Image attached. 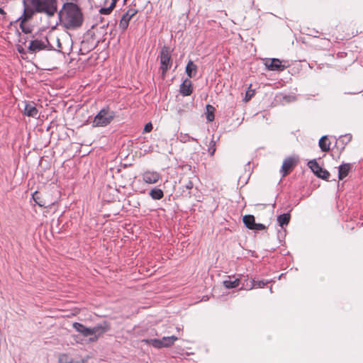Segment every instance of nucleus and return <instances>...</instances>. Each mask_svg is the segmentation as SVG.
I'll list each match as a JSON object with an SVG mask.
<instances>
[{
  "label": "nucleus",
  "instance_id": "obj_1",
  "mask_svg": "<svg viewBox=\"0 0 363 363\" xmlns=\"http://www.w3.org/2000/svg\"><path fill=\"white\" fill-rule=\"evenodd\" d=\"M61 24L67 29L79 28L83 23V14L80 8L74 3L66 2L58 12Z\"/></svg>",
  "mask_w": 363,
  "mask_h": 363
},
{
  "label": "nucleus",
  "instance_id": "obj_2",
  "mask_svg": "<svg viewBox=\"0 0 363 363\" xmlns=\"http://www.w3.org/2000/svg\"><path fill=\"white\" fill-rule=\"evenodd\" d=\"M30 4L36 13H45L48 17L53 16L57 11V0H30Z\"/></svg>",
  "mask_w": 363,
  "mask_h": 363
},
{
  "label": "nucleus",
  "instance_id": "obj_3",
  "mask_svg": "<svg viewBox=\"0 0 363 363\" xmlns=\"http://www.w3.org/2000/svg\"><path fill=\"white\" fill-rule=\"evenodd\" d=\"M115 112L108 107L100 110L92 121L93 127H104L111 123L115 118Z\"/></svg>",
  "mask_w": 363,
  "mask_h": 363
},
{
  "label": "nucleus",
  "instance_id": "obj_4",
  "mask_svg": "<svg viewBox=\"0 0 363 363\" xmlns=\"http://www.w3.org/2000/svg\"><path fill=\"white\" fill-rule=\"evenodd\" d=\"M178 337L174 335L163 337L162 339H144L142 342L151 345L157 349L169 347L174 345Z\"/></svg>",
  "mask_w": 363,
  "mask_h": 363
},
{
  "label": "nucleus",
  "instance_id": "obj_5",
  "mask_svg": "<svg viewBox=\"0 0 363 363\" xmlns=\"http://www.w3.org/2000/svg\"><path fill=\"white\" fill-rule=\"evenodd\" d=\"M160 69L163 76L165 75L167 70L171 67L172 58L169 47L163 46L160 51Z\"/></svg>",
  "mask_w": 363,
  "mask_h": 363
},
{
  "label": "nucleus",
  "instance_id": "obj_6",
  "mask_svg": "<svg viewBox=\"0 0 363 363\" xmlns=\"http://www.w3.org/2000/svg\"><path fill=\"white\" fill-rule=\"evenodd\" d=\"M308 166L312 170V172L319 178L323 179H328L330 177V173L325 169H323L315 160H313L308 162Z\"/></svg>",
  "mask_w": 363,
  "mask_h": 363
},
{
  "label": "nucleus",
  "instance_id": "obj_7",
  "mask_svg": "<svg viewBox=\"0 0 363 363\" xmlns=\"http://www.w3.org/2000/svg\"><path fill=\"white\" fill-rule=\"evenodd\" d=\"M110 325L104 321L103 323L98 324L91 328V335H94L90 338V341H96L99 337L110 330Z\"/></svg>",
  "mask_w": 363,
  "mask_h": 363
},
{
  "label": "nucleus",
  "instance_id": "obj_8",
  "mask_svg": "<svg viewBox=\"0 0 363 363\" xmlns=\"http://www.w3.org/2000/svg\"><path fill=\"white\" fill-rule=\"evenodd\" d=\"M298 160L293 157H287L284 160L280 169V173L281 174L282 177H286L293 170Z\"/></svg>",
  "mask_w": 363,
  "mask_h": 363
},
{
  "label": "nucleus",
  "instance_id": "obj_9",
  "mask_svg": "<svg viewBox=\"0 0 363 363\" xmlns=\"http://www.w3.org/2000/svg\"><path fill=\"white\" fill-rule=\"evenodd\" d=\"M264 64L267 69L270 71L281 72L284 70L286 67L284 65H282L281 60L277 58L265 59Z\"/></svg>",
  "mask_w": 363,
  "mask_h": 363
},
{
  "label": "nucleus",
  "instance_id": "obj_10",
  "mask_svg": "<svg viewBox=\"0 0 363 363\" xmlns=\"http://www.w3.org/2000/svg\"><path fill=\"white\" fill-rule=\"evenodd\" d=\"M23 13L20 17L17 18V20L15 22H20V23H26L29 20H30L34 13H36L35 11V9L28 7L27 2L26 0H23Z\"/></svg>",
  "mask_w": 363,
  "mask_h": 363
},
{
  "label": "nucleus",
  "instance_id": "obj_11",
  "mask_svg": "<svg viewBox=\"0 0 363 363\" xmlns=\"http://www.w3.org/2000/svg\"><path fill=\"white\" fill-rule=\"evenodd\" d=\"M138 13L135 9H129L121 17L119 23V28L125 31L128 27L130 19Z\"/></svg>",
  "mask_w": 363,
  "mask_h": 363
},
{
  "label": "nucleus",
  "instance_id": "obj_12",
  "mask_svg": "<svg viewBox=\"0 0 363 363\" xmlns=\"http://www.w3.org/2000/svg\"><path fill=\"white\" fill-rule=\"evenodd\" d=\"M48 43V40L47 39L45 41L38 39L31 40L28 47V52L30 53H35L40 50H45L47 48Z\"/></svg>",
  "mask_w": 363,
  "mask_h": 363
},
{
  "label": "nucleus",
  "instance_id": "obj_13",
  "mask_svg": "<svg viewBox=\"0 0 363 363\" xmlns=\"http://www.w3.org/2000/svg\"><path fill=\"white\" fill-rule=\"evenodd\" d=\"M160 179V175L157 172L147 171L143 174V181L150 184H156Z\"/></svg>",
  "mask_w": 363,
  "mask_h": 363
},
{
  "label": "nucleus",
  "instance_id": "obj_14",
  "mask_svg": "<svg viewBox=\"0 0 363 363\" xmlns=\"http://www.w3.org/2000/svg\"><path fill=\"white\" fill-rule=\"evenodd\" d=\"M23 113L27 116L36 118L38 115V110L35 104L33 101L26 102Z\"/></svg>",
  "mask_w": 363,
  "mask_h": 363
},
{
  "label": "nucleus",
  "instance_id": "obj_15",
  "mask_svg": "<svg viewBox=\"0 0 363 363\" xmlns=\"http://www.w3.org/2000/svg\"><path fill=\"white\" fill-rule=\"evenodd\" d=\"M180 183L182 184V194L184 196H190L191 192L190 190L194 186V183L192 180L189 178L188 179H186L185 178H182L180 181Z\"/></svg>",
  "mask_w": 363,
  "mask_h": 363
},
{
  "label": "nucleus",
  "instance_id": "obj_16",
  "mask_svg": "<svg viewBox=\"0 0 363 363\" xmlns=\"http://www.w3.org/2000/svg\"><path fill=\"white\" fill-rule=\"evenodd\" d=\"M191 85V82L189 79H185L179 87L181 94L184 96H190L193 91Z\"/></svg>",
  "mask_w": 363,
  "mask_h": 363
},
{
  "label": "nucleus",
  "instance_id": "obj_17",
  "mask_svg": "<svg viewBox=\"0 0 363 363\" xmlns=\"http://www.w3.org/2000/svg\"><path fill=\"white\" fill-rule=\"evenodd\" d=\"M73 328L84 337L91 336V328H87L79 323H74Z\"/></svg>",
  "mask_w": 363,
  "mask_h": 363
},
{
  "label": "nucleus",
  "instance_id": "obj_18",
  "mask_svg": "<svg viewBox=\"0 0 363 363\" xmlns=\"http://www.w3.org/2000/svg\"><path fill=\"white\" fill-rule=\"evenodd\" d=\"M338 169V178L340 180H342L348 175L351 165L349 163L342 164Z\"/></svg>",
  "mask_w": 363,
  "mask_h": 363
},
{
  "label": "nucleus",
  "instance_id": "obj_19",
  "mask_svg": "<svg viewBox=\"0 0 363 363\" xmlns=\"http://www.w3.org/2000/svg\"><path fill=\"white\" fill-rule=\"evenodd\" d=\"M197 72V66L189 60L186 66V73L189 78L195 77Z\"/></svg>",
  "mask_w": 363,
  "mask_h": 363
},
{
  "label": "nucleus",
  "instance_id": "obj_20",
  "mask_svg": "<svg viewBox=\"0 0 363 363\" xmlns=\"http://www.w3.org/2000/svg\"><path fill=\"white\" fill-rule=\"evenodd\" d=\"M240 289L250 290L255 286V280L249 279L248 278H245L244 277L243 279H240Z\"/></svg>",
  "mask_w": 363,
  "mask_h": 363
},
{
  "label": "nucleus",
  "instance_id": "obj_21",
  "mask_svg": "<svg viewBox=\"0 0 363 363\" xmlns=\"http://www.w3.org/2000/svg\"><path fill=\"white\" fill-rule=\"evenodd\" d=\"M223 286L227 289H234L238 287L240 284V279L228 277V279L223 281Z\"/></svg>",
  "mask_w": 363,
  "mask_h": 363
},
{
  "label": "nucleus",
  "instance_id": "obj_22",
  "mask_svg": "<svg viewBox=\"0 0 363 363\" xmlns=\"http://www.w3.org/2000/svg\"><path fill=\"white\" fill-rule=\"evenodd\" d=\"M318 144L320 148L323 152H328L330 149V142L329 141L328 136L326 135L320 138Z\"/></svg>",
  "mask_w": 363,
  "mask_h": 363
},
{
  "label": "nucleus",
  "instance_id": "obj_23",
  "mask_svg": "<svg viewBox=\"0 0 363 363\" xmlns=\"http://www.w3.org/2000/svg\"><path fill=\"white\" fill-rule=\"evenodd\" d=\"M242 220H243V223L247 228L252 230L253 227L255 226V218L254 216L245 215L243 216Z\"/></svg>",
  "mask_w": 363,
  "mask_h": 363
},
{
  "label": "nucleus",
  "instance_id": "obj_24",
  "mask_svg": "<svg viewBox=\"0 0 363 363\" xmlns=\"http://www.w3.org/2000/svg\"><path fill=\"white\" fill-rule=\"evenodd\" d=\"M291 216L289 213H283L277 217V221L281 227L286 225L290 221Z\"/></svg>",
  "mask_w": 363,
  "mask_h": 363
},
{
  "label": "nucleus",
  "instance_id": "obj_25",
  "mask_svg": "<svg viewBox=\"0 0 363 363\" xmlns=\"http://www.w3.org/2000/svg\"><path fill=\"white\" fill-rule=\"evenodd\" d=\"M149 194L151 196V198L154 200H160V199H162L164 196L163 191H162V189H158V188L152 189L150 191Z\"/></svg>",
  "mask_w": 363,
  "mask_h": 363
},
{
  "label": "nucleus",
  "instance_id": "obj_26",
  "mask_svg": "<svg viewBox=\"0 0 363 363\" xmlns=\"http://www.w3.org/2000/svg\"><path fill=\"white\" fill-rule=\"evenodd\" d=\"M33 199L40 207H45L47 206L46 202L41 198L40 193L37 191L33 193Z\"/></svg>",
  "mask_w": 363,
  "mask_h": 363
},
{
  "label": "nucleus",
  "instance_id": "obj_27",
  "mask_svg": "<svg viewBox=\"0 0 363 363\" xmlns=\"http://www.w3.org/2000/svg\"><path fill=\"white\" fill-rule=\"evenodd\" d=\"M177 139L180 142L184 143L189 142V141H197V139L189 136L187 133H180L178 135Z\"/></svg>",
  "mask_w": 363,
  "mask_h": 363
},
{
  "label": "nucleus",
  "instance_id": "obj_28",
  "mask_svg": "<svg viewBox=\"0 0 363 363\" xmlns=\"http://www.w3.org/2000/svg\"><path fill=\"white\" fill-rule=\"evenodd\" d=\"M206 111H207V113H206V119L211 122L214 120V111H215V108L211 106V105H206Z\"/></svg>",
  "mask_w": 363,
  "mask_h": 363
},
{
  "label": "nucleus",
  "instance_id": "obj_29",
  "mask_svg": "<svg viewBox=\"0 0 363 363\" xmlns=\"http://www.w3.org/2000/svg\"><path fill=\"white\" fill-rule=\"evenodd\" d=\"M352 139V135H342L339 138V139L337 140L336 142V144H340L341 143L342 145V149L345 148V145L347 144V143H349Z\"/></svg>",
  "mask_w": 363,
  "mask_h": 363
},
{
  "label": "nucleus",
  "instance_id": "obj_30",
  "mask_svg": "<svg viewBox=\"0 0 363 363\" xmlns=\"http://www.w3.org/2000/svg\"><path fill=\"white\" fill-rule=\"evenodd\" d=\"M19 26L22 32L26 34L31 33L33 31V27L26 23H20Z\"/></svg>",
  "mask_w": 363,
  "mask_h": 363
},
{
  "label": "nucleus",
  "instance_id": "obj_31",
  "mask_svg": "<svg viewBox=\"0 0 363 363\" xmlns=\"http://www.w3.org/2000/svg\"><path fill=\"white\" fill-rule=\"evenodd\" d=\"M59 363H73V359L66 354H62L59 357Z\"/></svg>",
  "mask_w": 363,
  "mask_h": 363
},
{
  "label": "nucleus",
  "instance_id": "obj_32",
  "mask_svg": "<svg viewBox=\"0 0 363 363\" xmlns=\"http://www.w3.org/2000/svg\"><path fill=\"white\" fill-rule=\"evenodd\" d=\"M116 5L113 4H110V6L107 8H101L99 9V13L102 15H108L110 14L113 9L115 8Z\"/></svg>",
  "mask_w": 363,
  "mask_h": 363
},
{
  "label": "nucleus",
  "instance_id": "obj_33",
  "mask_svg": "<svg viewBox=\"0 0 363 363\" xmlns=\"http://www.w3.org/2000/svg\"><path fill=\"white\" fill-rule=\"evenodd\" d=\"M216 141L212 139L209 143L208 152L211 156H213L216 152Z\"/></svg>",
  "mask_w": 363,
  "mask_h": 363
},
{
  "label": "nucleus",
  "instance_id": "obj_34",
  "mask_svg": "<svg viewBox=\"0 0 363 363\" xmlns=\"http://www.w3.org/2000/svg\"><path fill=\"white\" fill-rule=\"evenodd\" d=\"M267 283L268 281L264 280L255 281L254 288H263Z\"/></svg>",
  "mask_w": 363,
  "mask_h": 363
},
{
  "label": "nucleus",
  "instance_id": "obj_35",
  "mask_svg": "<svg viewBox=\"0 0 363 363\" xmlns=\"http://www.w3.org/2000/svg\"><path fill=\"white\" fill-rule=\"evenodd\" d=\"M267 227L262 223H255V226L253 227L252 230H265Z\"/></svg>",
  "mask_w": 363,
  "mask_h": 363
},
{
  "label": "nucleus",
  "instance_id": "obj_36",
  "mask_svg": "<svg viewBox=\"0 0 363 363\" xmlns=\"http://www.w3.org/2000/svg\"><path fill=\"white\" fill-rule=\"evenodd\" d=\"M152 129V125L151 123H147L145 125V128H144V132L145 133H148V132H150Z\"/></svg>",
  "mask_w": 363,
  "mask_h": 363
},
{
  "label": "nucleus",
  "instance_id": "obj_37",
  "mask_svg": "<svg viewBox=\"0 0 363 363\" xmlns=\"http://www.w3.org/2000/svg\"><path fill=\"white\" fill-rule=\"evenodd\" d=\"M17 50L19 53H21V54H25L26 53V51L24 50V48L21 46V45H18L17 46Z\"/></svg>",
  "mask_w": 363,
  "mask_h": 363
},
{
  "label": "nucleus",
  "instance_id": "obj_38",
  "mask_svg": "<svg viewBox=\"0 0 363 363\" xmlns=\"http://www.w3.org/2000/svg\"><path fill=\"white\" fill-rule=\"evenodd\" d=\"M0 13L2 14V15H6V12L4 11V10L0 7Z\"/></svg>",
  "mask_w": 363,
  "mask_h": 363
},
{
  "label": "nucleus",
  "instance_id": "obj_39",
  "mask_svg": "<svg viewBox=\"0 0 363 363\" xmlns=\"http://www.w3.org/2000/svg\"><path fill=\"white\" fill-rule=\"evenodd\" d=\"M118 1V0H111V4H113L114 5H116Z\"/></svg>",
  "mask_w": 363,
  "mask_h": 363
},
{
  "label": "nucleus",
  "instance_id": "obj_40",
  "mask_svg": "<svg viewBox=\"0 0 363 363\" xmlns=\"http://www.w3.org/2000/svg\"><path fill=\"white\" fill-rule=\"evenodd\" d=\"M124 3H125L127 1V0H123Z\"/></svg>",
  "mask_w": 363,
  "mask_h": 363
}]
</instances>
